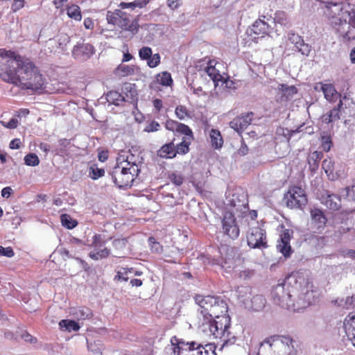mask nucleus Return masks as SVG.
<instances>
[{
    "mask_svg": "<svg viewBox=\"0 0 355 355\" xmlns=\"http://www.w3.org/2000/svg\"><path fill=\"white\" fill-rule=\"evenodd\" d=\"M322 158V153L318 151L313 152L309 157L308 162L311 167L314 170L318 167V161Z\"/></svg>",
    "mask_w": 355,
    "mask_h": 355,
    "instance_id": "79ce46f5",
    "label": "nucleus"
},
{
    "mask_svg": "<svg viewBox=\"0 0 355 355\" xmlns=\"http://www.w3.org/2000/svg\"><path fill=\"white\" fill-rule=\"evenodd\" d=\"M322 93L324 94L326 100L329 102L334 101L340 96L334 86L331 84H324V88Z\"/></svg>",
    "mask_w": 355,
    "mask_h": 355,
    "instance_id": "7c9ffc66",
    "label": "nucleus"
},
{
    "mask_svg": "<svg viewBox=\"0 0 355 355\" xmlns=\"http://www.w3.org/2000/svg\"><path fill=\"white\" fill-rule=\"evenodd\" d=\"M157 155L162 158H173L176 155L173 143L164 145L157 152Z\"/></svg>",
    "mask_w": 355,
    "mask_h": 355,
    "instance_id": "c85d7f7f",
    "label": "nucleus"
},
{
    "mask_svg": "<svg viewBox=\"0 0 355 355\" xmlns=\"http://www.w3.org/2000/svg\"><path fill=\"white\" fill-rule=\"evenodd\" d=\"M116 162L128 168H132L133 166L135 167L137 169V175H138L139 172L138 167V163L139 162V157L131 153L130 150H121L118 154Z\"/></svg>",
    "mask_w": 355,
    "mask_h": 355,
    "instance_id": "2eb2a0df",
    "label": "nucleus"
},
{
    "mask_svg": "<svg viewBox=\"0 0 355 355\" xmlns=\"http://www.w3.org/2000/svg\"><path fill=\"white\" fill-rule=\"evenodd\" d=\"M325 15L345 41L355 40V5L349 2L327 3Z\"/></svg>",
    "mask_w": 355,
    "mask_h": 355,
    "instance_id": "7ed1b4c3",
    "label": "nucleus"
},
{
    "mask_svg": "<svg viewBox=\"0 0 355 355\" xmlns=\"http://www.w3.org/2000/svg\"><path fill=\"white\" fill-rule=\"evenodd\" d=\"M273 22L284 27L288 28L290 26L288 17L286 13L284 11L279 10L275 12L273 18Z\"/></svg>",
    "mask_w": 355,
    "mask_h": 355,
    "instance_id": "c9c22d12",
    "label": "nucleus"
},
{
    "mask_svg": "<svg viewBox=\"0 0 355 355\" xmlns=\"http://www.w3.org/2000/svg\"><path fill=\"white\" fill-rule=\"evenodd\" d=\"M343 326L347 338H355V311L349 313L345 318Z\"/></svg>",
    "mask_w": 355,
    "mask_h": 355,
    "instance_id": "b1692460",
    "label": "nucleus"
},
{
    "mask_svg": "<svg viewBox=\"0 0 355 355\" xmlns=\"http://www.w3.org/2000/svg\"><path fill=\"white\" fill-rule=\"evenodd\" d=\"M1 123L6 128L10 129L16 128L18 125L19 121L17 119H11L8 123L1 121Z\"/></svg>",
    "mask_w": 355,
    "mask_h": 355,
    "instance_id": "680f3d73",
    "label": "nucleus"
},
{
    "mask_svg": "<svg viewBox=\"0 0 355 355\" xmlns=\"http://www.w3.org/2000/svg\"><path fill=\"white\" fill-rule=\"evenodd\" d=\"M148 243L152 252L155 253H160L162 251V245L159 243L157 242L153 237H150L148 239Z\"/></svg>",
    "mask_w": 355,
    "mask_h": 355,
    "instance_id": "864d4df0",
    "label": "nucleus"
},
{
    "mask_svg": "<svg viewBox=\"0 0 355 355\" xmlns=\"http://www.w3.org/2000/svg\"><path fill=\"white\" fill-rule=\"evenodd\" d=\"M93 250L89 252V257L94 260H99L109 256L110 250L105 246L100 234L93 236V241L91 245Z\"/></svg>",
    "mask_w": 355,
    "mask_h": 355,
    "instance_id": "ddd939ff",
    "label": "nucleus"
},
{
    "mask_svg": "<svg viewBox=\"0 0 355 355\" xmlns=\"http://www.w3.org/2000/svg\"><path fill=\"white\" fill-rule=\"evenodd\" d=\"M70 313L78 320H86L92 316V311L87 307L72 308Z\"/></svg>",
    "mask_w": 355,
    "mask_h": 355,
    "instance_id": "cd10ccee",
    "label": "nucleus"
},
{
    "mask_svg": "<svg viewBox=\"0 0 355 355\" xmlns=\"http://www.w3.org/2000/svg\"><path fill=\"white\" fill-rule=\"evenodd\" d=\"M121 15H123V11L119 9L115 10L114 12L107 11L106 19L108 24L118 25L120 17H121Z\"/></svg>",
    "mask_w": 355,
    "mask_h": 355,
    "instance_id": "58836bf2",
    "label": "nucleus"
},
{
    "mask_svg": "<svg viewBox=\"0 0 355 355\" xmlns=\"http://www.w3.org/2000/svg\"><path fill=\"white\" fill-rule=\"evenodd\" d=\"M345 304L347 309H349L351 306H355V294H354L352 297H348Z\"/></svg>",
    "mask_w": 355,
    "mask_h": 355,
    "instance_id": "774afa93",
    "label": "nucleus"
},
{
    "mask_svg": "<svg viewBox=\"0 0 355 355\" xmlns=\"http://www.w3.org/2000/svg\"><path fill=\"white\" fill-rule=\"evenodd\" d=\"M107 100L115 105H119L120 102L124 101V98L117 92L112 91L107 94Z\"/></svg>",
    "mask_w": 355,
    "mask_h": 355,
    "instance_id": "37998d69",
    "label": "nucleus"
},
{
    "mask_svg": "<svg viewBox=\"0 0 355 355\" xmlns=\"http://www.w3.org/2000/svg\"><path fill=\"white\" fill-rule=\"evenodd\" d=\"M291 238V232L289 230H284L280 236V239L277 242V249L282 253L284 257H289L291 253L290 240Z\"/></svg>",
    "mask_w": 355,
    "mask_h": 355,
    "instance_id": "a211bd4d",
    "label": "nucleus"
},
{
    "mask_svg": "<svg viewBox=\"0 0 355 355\" xmlns=\"http://www.w3.org/2000/svg\"><path fill=\"white\" fill-rule=\"evenodd\" d=\"M121 17L117 25L119 27L123 30L130 31L132 34L137 31L138 24L136 21H132L129 15L123 11V15H121Z\"/></svg>",
    "mask_w": 355,
    "mask_h": 355,
    "instance_id": "412c9836",
    "label": "nucleus"
},
{
    "mask_svg": "<svg viewBox=\"0 0 355 355\" xmlns=\"http://www.w3.org/2000/svg\"><path fill=\"white\" fill-rule=\"evenodd\" d=\"M24 162L27 166H35L40 163L38 157L34 153H29L24 157Z\"/></svg>",
    "mask_w": 355,
    "mask_h": 355,
    "instance_id": "49530a36",
    "label": "nucleus"
},
{
    "mask_svg": "<svg viewBox=\"0 0 355 355\" xmlns=\"http://www.w3.org/2000/svg\"><path fill=\"white\" fill-rule=\"evenodd\" d=\"M175 115L179 119L184 120L189 117V112L186 107L178 105L175 109Z\"/></svg>",
    "mask_w": 355,
    "mask_h": 355,
    "instance_id": "8fccbe9b",
    "label": "nucleus"
},
{
    "mask_svg": "<svg viewBox=\"0 0 355 355\" xmlns=\"http://www.w3.org/2000/svg\"><path fill=\"white\" fill-rule=\"evenodd\" d=\"M171 181L176 186H180L184 181L183 175L178 172H173L169 175Z\"/></svg>",
    "mask_w": 355,
    "mask_h": 355,
    "instance_id": "3c124183",
    "label": "nucleus"
},
{
    "mask_svg": "<svg viewBox=\"0 0 355 355\" xmlns=\"http://www.w3.org/2000/svg\"><path fill=\"white\" fill-rule=\"evenodd\" d=\"M339 254L343 257L352 258L355 259V250L350 249H343L339 251Z\"/></svg>",
    "mask_w": 355,
    "mask_h": 355,
    "instance_id": "13d9d810",
    "label": "nucleus"
},
{
    "mask_svg": "<svg viewBox=\"0 0 355 355\" xmlns=\"http://www.w3.org/2000/svg\"><path fill=\"white\" fill-rule=\"evenodd\" d=\"M58 42L59 43L60 49L63 50L64 46H66L67 44L69 42V37L67 35H61L58 39Z\"/></svg>",
    "mask_w": 355,
    "mask_h": 355,
    "instance_id": "e2e57ef3",
    "label": "nucleus"
},
{
    "mask_svg": "<svg viewBox=\"0 0 355 355\" xmlns=\"http://www.w3.org/2000/svg\"><path fill=\"white\" fill-rule=\"evenodd\" d=\"M311 215L318 229L322 227L325 225L327 221L326 218L320 209H314L311 210Z\"/></svg>",
    "mask_w": 355,
    "mask_h": 355,
    "instance_id": "72a5a7b5",
    "label": "nucleus"
},
{
    "mask_svg": "<svg viewBox=\"0 0 355 355\" xmlns=\"http://www.w3.org/2000/svg\"><path fill=\"white\" fill-rule=\"evenodd\" d=\"M134 271L135 268H133L121 267L116 272L114 280L119 282H127L130 278V275H131Z\"/></svg>",
    "mask_w": 355,
    "mask_h": 355,
    "instance_id": "2f4dec72",
    "label": "nucleus"
},
{
    "mask_svg": "<svg viewBox=\"0 0 355 355\" xmlns=\"http://www.w3.org/2000/svg\"><path fill=\"white\" fill-rule=\"evenodd\" d=\"M340 194L343 197H345L347 200L355 202V180L351 187L345 188Z\"/></svg>",
    "mask_w": 355,
    "mask_h": 355,
    "instance_id": "a19ab883",
    "label": "nucleus"
},
{
    "mask_svg": "<svg viewBox=\"0 0 355 355\" xmlns=\"http://www.w3.org/2000/svg\"><path fill=\"white\" fill-rule=\"evenodd\" d=\"M192 137V133L190 135H184L182 139V141L177 144L176 148H175L176 154H186L189 152V146L191 144Z\"/></svg>",
    "mask_w": 355,
    "mask_h": 355,
    "instance_id": "c756f323",
    "label": "nucleus"
},
{
    "mask_svg": "<svg viewBox=\"0 0 355 355\" xmlns=\"http://www.w3.org/2000/svg\"><path fill=\"white\" fill-rule=\"evenodd\" d=\"M157 82L164 86H171L173 79L170 73L164 71L157 76Z\"/></svg>",
    "mask_w": 355,
    "mask_h": 355,
    "instance_id": "ea45409f",
    "label": "nucleus"
},
{
    "mask_svg": "<svg viewBox=\"0 0 355 355\" xmlns=\"http://www.w3.org/2000/svg\"><path fill=\"white\" fill-rule=\"evenodd\" d=\"M284 199L288 207L301 208L307 202V198L304 191L299 187H291L287 193L285 195Z\"/></svg>",
    "mask_w": 355,
    "mask_h": 355,
    "instance_id": "9d476101",
    "label": "nucleus"
},
{
    "mask_svg": "<svg viewBox=\"0 0 355 355\" xmlns=\"http://www.w3.org/2000/svg\"><path fill=\"white\" fill-rule=\"evenodd\" d=\"M211 345L202 346V354L200 355H216Z\"/></svg>",
    "mask_w": 355,
    "mask_h": 355,
    "instance_id": "0e129e2a",
    "label": "nucleus"
},
{
    "mask_svg": "<svg viewBox=\"0 0 355 355\" xmlns=\"http://www.w3.org/2000/svg\"><path fill=\"white\" fill-rule=\"evenodd\" d=\"M0 256H4L6 257H12L14 256V252L12 248H3L0 246Z\"/></svg>",
    "mask_w": 355,
    "mask_h": 355,
    "instance_id": "4d7b16f0",
    "label": "nucleus"
},
{
    "mask_svg": "<svg viewBox=\"0 0 355 355\" xmlns=\"http://www.w3.org/2000/svg\"><path fill=\"white\" fill-rule=\"evenodd\" d=\"M153 55L152 49L148 46H144L139 51V56L143 60H147Z\"/></svg>",
    "mask_w": 355,
    "mask_h": 355,
    "instance_id": "603ef678",
    "label": "nucleus"
},
{
    "mask_svg": "<svg viewBox=\"0 0 355 355\" xmlns=\"http://www.w3.org/2000/svg\"><path fill=\"white\" fill-rule=\"evenodd\" d=\"M62 225L68 229H73L77 225L76 220H73L69 215L62 214L61 216Z\"/></svg>",
    "mask_w": 355,
    "mask_h": 355,
    "instance_id": "c03bdc74",
    "label": "nucleus"
},
{
    "mask_svg": "<svg viewBox=\"0 0 355 355\" xmlns=\"http://www.w3.org/2000/svg\"><path fill=\"white\" fill-rule=\"evenodd\" d=\"M266 232L257 222H252L250 225L247 232V241L252 248H261L266 247Z\"/></svg>",
    "mask_w": 355,
    "mask_h": 355,
    "instance_id": "1a4fd4ad",
    "label": "nucleus"
},
{
    "mask_svg": "<svg viewBox=\"0 0 355 355\" xmlns=\"http://www.w3.org/2000/svg\"><path fill=\"white\" fill-rule=\"evenodd\" d=\"M355 116V103L352 99L344 96L340 99L337 107L332 109L329 114H324L321 120L322 123L329 124L334 123L339 119H343L347 122V118H352Z\"/></svg>",
    "mask_w": 355,
    "mask_h": 355,
    "instance_id": "39448f33",
    "label": "nucleus"
},
{
    "mask_svg": "<svg viewBox=\"0 0 355 355\" xmlns=\"http://www.w3.org/2000/svg\"><path fill=\"white\" fill-rule=\"evenodd\" d=\"M67 13L69 17L73 19L76 21H80L82 15L80 9L77 5H71L67 8Z\"/></svg>",
    "mask_w": 355,
    "mask_h": 355,
    "instance_id": "4c0bfd02",
    "label": "nucleus"
},
{
    "mask_svg": "<svg viewBox=\"0 0 355 355\" xmlns=\"http://www.w3.org/2000/svg\"><path fill=\"white\" fill-rule=\"evenodd\" d=\"M127 241L125 239H116L113 241V246L115 249L121 250L126 245Z\"/></svg>",
    "mask_w": 355,
    "mask_h": 355,
    "instance_id": "6e6d98bb",
    "label": "nucleus"
},
{
    "mask_svg": "<svg viewBox=\"0 0 355 355\" xmlns=\"http://www.w3.org/2000/svg\"><path fill=\"white\" fill-rule=\"evenodd\" d=\"M59 325H60L61 329L65 330L67 331H76L79 330V329H80V326L77 322H76L73 320H62L59 322Z\"/></svg>",
    "mask_w": 355,
    "mask_h": 355,
    "instance_id": "e433bc0d",
    "label": "nucleus"
},
{
    "mask_svg": "<svg viewBox=\"0 0 355 355\" xmlns=\"http://www.w3.org/2000/svg\"><path fill=\"white\" fill-rule=\"evenodd\" d=\"M137 69L134 65L120 64L116 67L115 73L119 76L125 77L134 74Z\"/></svg>",
    "mask_w": 355,
    "mask_h": 355,
    "instance_id": "473e14b6",
    "label": "nucleus"
},
{
    "mask_svg": "<svg viewBox=\"0 0 355 355\" xmlns=\"http://www.w3.org/2000/svg\"><path fill=\"white\" fill-rule=\"evenodd\" d=\"M171 346L166 347V351L171 352V355H200L202 345L195 342L185 343L182 339L173 336L171 339Z\"/></svg>",
    "mask_w": 355,
    "mask_h": 355,
    "instance_id": "423d86ee",
    "label": "nucleus"
},
{
    "mask_svg": "<svg viewBox=\"0 0 355 355\" xmlns=\"http://www.w3.org/2000/svg\"><path fill=\"white\" fill-rule=\"evenodd\" d=\"M222 67V64L211 60L205 68V72L213 80L216 87H218L220 84L221 87L231 88L233 82L227 78L226 74L224 72L220 71V69Z\"/></svg>",
    "mask_w": 355,
    "mask_h": 355,
    "instance_id": "6e6552de",
    "label": "nucleus"
},
{
    "mask_svg": "<svg viewBox=\"0 0 355 355\" xmlns=\"http://www.w3.org/2000/svg\"><path fill=\"white\" fill-rule=\"evenodd\" d=\"M288 40L295 45V49L302 55L308 56L311 51V47L304 43L303 38L294 33H290L288 35Z\"/></svg>",
    "mask_w": 355,
    "mask_h": 355,
    "instance_id": "f3484780",
    "label": "nucleus"
},
{
    "mask_svg": "<svg viewBox=\"0 0 355 355\" xmlns=\"http://www.w3.org/2000/svg\"><path fill=\"white\" fill-rule=\"evenodd\" d=\"M105 174V171L103 168H99L95 165H92L89 168V176L93 180H96Z\"/></svg>",
    "mask_w": 355,
    "mask_h": 355,
    "instance_id": "a18cd8bd",
    "label": "nucleus"
},
{
    "mask_svg": "<svg viewBox=\"0 0 355 355\" xmlns=\"http://www.w3.org/2000/svg\"><path fill=\"white\" fill-rule=\"evenodd\" d=\"M24 6V0H14L13 3L12 5V10L14 12H17V10L22 8Z\"/></svg>",
    "mask_w": 355,
    "mask_h": 355,
    "instance_id": "69168bd1",
    "label": "nucleus"
},
{
    "mask_svg": "<svg viewBox=\"0 0 355 355\" xmlns=\"http://www.w3.org/2000/svg\"><path fill=\"white\" fill-rule=\"evenodd\" d=\"M223 233L232 239H236L239 235V229L236 223L234 216L229 211L224 214L222 220Z\"/></svg>",
    "mask_w": 355,
    "mask_h": 355,
    "instance_id": "4468645a",
    "label": "nucleus"
},
{
    "mask_svg": "<svg viewBox=\"0 0 355 355\" xmlns=\"http://www.w3.org/2000/svg\"><path fill=\"white\" fill-rule=\"evenodd\" d=\"M20 58V56H16L12 51L0 49V77L3 80L8 71H13Z\"/></svg>",
    "mask_w": 355,
    "mask_h": 355,
    "instance_id": "9b49d317",
    "label": "nucleus"
},
{
    "mask_svg": "<svg viewBox=\"0 0 355 355\" xmlns=\"http://www.w3.org/2000/svg\"><path fill=\"white\" fill-rule=\"evenodd\" d=\"M251 121L252 113L247 114L245 115H242L234 118L232 121H230V125L232 129L240 133L250 124Z\"/></svg>",
    "mask_w": 355,
    "mask_h": 355,
    "instance_id": "aec40b11",
    "label": "nucleus"
},
{
    "mask_svg": "<svg viewBox=\"0 0 355 355\" xmlns=\"http://www.w3.org/2000/svg\"><path fill=\"white\" fill-rule=\"evenodd\" d=\"M322 166L329 180L331 181L343 178L346 174L345 165L340 163H335L331 159H324Z\"/></svg>",
    "mask_w": 355,
    "mask_h": 355,
    "instance_id": "f8f14e48",
    "label": "nucleus"
},
{
    "mask_svg": "<svg viewBox=\"0 0 355 355\" xmlns=\"http://www.w3.org/2000/svg\"><path fill=\"white\" fill-rule=\"evenodd\" d=\"M160 63V55L159 53H155L150 56V58L147 60V64L150 68L156 67Z\"/></svg>",
    "mask_w": 355,
    "mask_h": 355,
    "instance_id": "5fc2aeb1",
    "label": "nucleus"
},
{
    "mask_svg": "<svg viewBox=\"0 0 355 355\" xmlns=\"http://www.w3.org/2000/svg\"><path fill=\"white\" fill-rule=\"evenodd\" d=\"M159 127L160 125L157 122L153 121L146 126L144 131L147 132H155L159 130Z\"/></svg>",
    "mask_w": 355,
    "mask_h": 355,
    "instance_id": "bf43d9fd",
    "label": "nucleus"
},
{
    "mask_svg": "<svg viewBox=\"0 0 355 355\" xmlns=\"http://www.w3.org/2000/svg\"><path fill=\"white\" fill-rule=\"evenodd\" d=\"M196 302L200 308V314L202 317L199 324L200 329L210 338L220 339L223 347L233 345L236 337L228 330L230 319L227 315L226 303L218 297L210 295H197Z\"/></svg>",
    "mask_w": 355,
    "mask_h": 355,
    "instance_id": "f03ea898",
    "label": "nucleus"
},
{
    "mask_svg": "<svg viewBox=\"0 0 355 355\" xmlns=\"http://www.w3.org/2000/svg\"><path fill=\"white\" fill-rule=\"evenodd\" d=\"M165 127L167 130L180 133L184 135H190L191 134V130L189 126L178 123L174 120H167L165 123Z\"/></svg>",
    "mask_w": 355,
    "mask_h": 355,
    "instance_id": "5701e85b",
    "label": "nucleus"
},
{
    "mask_svg": "<svg viewBox=\"0 0 355 355\" xmlns=\"http://www.w3.org/2000/svg\"><path fill=\"white\" fill-rule=\"evenodd\" d=\"M94 47L89 44H78L72 51L73 57L78 60H88L94 53Z\"/></svg>",
    "mask_w": 355,
    "mask_h": 355,
    "instance_id": "dca6fc26",
    "label": "nucleus"
},
{
    "mask_svg": "<svg viewBox=\"0 0 355 355\" xmlns=\"http://www.w3.org/2000/svg\"><path fill=\"white\" fill-rule=\"evenodd\" d=\"M266 299L261 295H251L250 300L245 302V307L250 310L259 311L261 310L266 304Z\"/></svg>",
    "mask_w": 355,
    "mask_h": 355,
    "instance_id": "4be33fe9",
    "label": "nucleus"
},
{
    "mask_svg": "<svg viewBox=\"0 0 355 355\" xmlns=\"http://www.w3.org/2000/svg\"><path fill=\"white\" fill-rule=\"evenodd\" d=\"M191 89H193V93L198 97L207 96V94L202 90L201 87H198L196 88L191 87Z\"/></svg>",
    "mask_w": 355,
    "mask_h": 355,
    "instance_id": "338daca9",
    "label": "nucleus"
},
{
    "mask_svg": "<svg viewBox=\"0 0 355 355\" xmlns=\"http://www.w3.org/2000/svg\"><path fill=\"white\" fill-rule=\"evenodd\" d=\"M135 175H137L135 167L128 168L117 162L112 172L114 182L121 188L131 186Z\"/></svg>",
    "mask_w": 355,
    "mask_h": 355,
    "instance_id": "0eeeda50",
    "label": "nucleus"
},
{
    "mask_svg": "<svg viewBox=\"0 0 355 355\" xmlns=\"http://www.w3.org/2000/svg\"><path fill=\"white\" fill-rule=\"evenodd\" d=\"M332 146L331 137L329 135L321 136V147L323 150L328 152Z\"/></svg>",
    "mask_w": 355,
    "mask_h": 355,
    "instance_id": "09e8293b",
    "label": "nucleus"
},
{
    "mask_svg": "<svg viewBox=\"0 0 355 355\" xmlns=\"http://www.w3.org/2000/svg\"><path fill=\"white\" fill-rule=\"evenodd\" d=\"M239 300L245 306V302L250 300L252 295V289L248 286L239 287L237 291Z\"/></svg>",
    "mask_w": 355,
    "mask_h": 355,
    "instance_id": "f704fd0d",
    "label": "nucleus"
},
{
    "mask_svg": "<svg viewBox=\"0 0 355 355\" xmlns=\"http://www.w3.org/2000/svg\"><path fill=\"white\" fill-rule=\"evenodd\" d=\"M322 203L329 209L332 210H338L340 207V199L334 194H327L323 198Z\"/></svg>",
    "mask_w": 355,
    "mask_h": 355,
    "instance_id": "bb28decb",
    "label": "nucleus"
},
{
    "mask_svg": "<svg viewBox=\"0 0 355 355\" xmlns=\"http://www.w3.org/2000/svg\"><path fill=\"white\" fill-rule=\"evenodd\" d=\"M270 25L267 21L263 19H257L252 26L251 31L255 35H261L262 36L266 35L269 32Z\"/></svg>",
    "mask_w": 355,
    "mask_h": 355,
    "instance_id": "a878e982",
    "label": "nucleus"
},
{
    "mask_svg": "<svg viewBox=\"0 0 355 355\" xmlns=\"http://www.w3.org/2000/svg\"><path fill=\"white\" fill-rule=\"evenodd\" d=\"M274 302L293 311H300L314 302L316 291L307 273L293 272L273 286Z\"/></svg>",
    "mask_w": 355,
    "mask_h": 355,
    "instance_id": "f257e3e1",
    "label": "nucleus"
},
{
    "mask_svg": "<svg viewBox=\"0 0 355 355\" xmlns=\"http://www.w3.org/2000/svg\"><path fill=\"white\" fill-rule=\"evenodd\" d=\"M167 6L172 10H175L182 6L181 0H167Z\"/></svg>",
    "mask_w": 355,
    "mask_h": 355,
    "instance_id": "052dcab7",
    "label": "nucleus"
},
{
    "mask_svg": "<svg viewBox=\"0 0 355 355\" xmlns=\"http://www.w3.org/2000/svg\"><path fill=\"white\" fill-rule=\"evenodd\" d=\"M277 89L281 102L291 101L297 93V89L295 86L287 84H278Z\"/></svg>",
    "mask_w": 355,
    "mask_h": 355,
    "instance_id": "6ab92c4d",
    "label": "nucleus"
},
{
    "mask_svg": "<svg viewBox=\"0 0 355 355\" xmlns=\"http://www.w3.org/2000/svg\"><path fill=\"white\" fill-rule=\"evenodd\" d=\"M209 141L214 149H220L223 146V138L220 132L214 128L208 130Z\"/></svg>",
    "mask_w": 355,
    "mask_h": 355,
    "instance_id": "393cba45",
    "label": "nucleus"
},
{
    "mask_svg": "<svg viewBox=\"0 0 355 355\" xmlns=\"http://www.w3.org/2000/svg\"><path fill=\"white\" fill-rule=\"evenodd\" d=\"M3 80L23 89L42 91L44 80L34 64L27 59L20 58L13 71H8Z\"/></svg>",
    "mask_w": 355,
    "mask_h": 355,
    "instance_id": "20e7f679",
    "label": "nucleus"
},
{
    "mask_svg": "<svg viewBox=\"0 0 355 355\" xmlns=\"http://www.w3.org/2000/svg\"><path fill=\"white\" fill-rule=\"evenodd\" d=\"M69 145V141L66 139L58 141L59 148L55 150V154L58 155H64L66 154V148Z\"/></svg>",
    "mask_w": 355,
    "mask_h": 355,
    "instance_id": "de8ad7c7",
    "label": "nucleus"
}]
</instances>
